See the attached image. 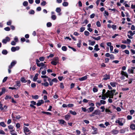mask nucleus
I'll return each instance as SVG.
<instances>
[{
    "mask_svg": "<svg viewBox=\"0 0 135 135\" xmlns=\"http://www.w3.org/2000/svg\"><path fill=\"white\" fill-rule=\"evenodd\" d=\"M100 103L101 104H104L106 103V102L104 100H101L100 101Z\"/></svg>",
    "mask_w": 135,
    "mask_h": 135,
    "instance_id": "38",
    "label": "nucleus"
},
{
    "mask_svg": "<svg viewBox=\"0 0 135 135\" xmlns=\"http://www.w3.org/2000/svg\"><path fill=\"white\" fill-rule=\"evenodd\" d=\"M108 94L110 96H113L114 95V94L113 93V92L112 91V90L109 91L108 90Z\"/></svg>",
    "mask_w": 135,
    "mask_h": 135,
    "instance_id": "22",
    "label": "nucleus"
},
{
    "mask_svg": "<svg viewBox=\"0 0 135 135\" xmlns=\"http://www.w3.org/2000/svg\"><path fill=\"white\" fill-rule=\"evenodd\" d=\"M58 13L59 15H60L61 14V9L60 7L57 8L55 10Z\"/></svg>",
    "mask_w": 135,
    "mask_h": 135,
    "instance_id": "7",
    "label": "nucleus"
},
{
    "mask_svg": "<svg viewBox=\"0 0 135 135\" xmlns=\"http://www.w3.org/2000/svg\"><path fill=\"white\" fill-rule=\"evenodd\" d=\"M37 66L39 67H41L40 68V69L43 68H45L46 67V65H45V64L44 63L42 62L39 63V64H37Z\"/></svg>",
    "mask_w": 135,
    "mask_h": 135,
    "instance_id": "1",
    "label": "nucleus"
},
{
    "mask_svg": "<svg viewBox=\"0 0 135 135\" xmlns=\"http://www.w3.org/2000/svg\"><path fill=\"white\" fill-rule=\"evenodd\" d=\"M0 126L3 127H6V125L4 122H2L0 123Z\"/></svg>",
    "mask_w": 135,
    "mask_h": 135,
    "instance_id": "18",
    "label": "nucleus"
},
{
    "mask_svg": "<svg viewBox=\"0 0 135 135\" xmlns=\"http://www.w3.org/2000/svg\"><path fill=\"white\" fill-rule=\"evenodd\" d=\"M16 49L15 47H12L11 48V51L13 52H15L16 51Z\"/></svg>",
    "mask_w": 135,
    "mask_h": 135,
    "instance_id": "51",
    "label": "nucleus"
},
{
    "mask_svg": "<svg viewBox=\"0 0 135 135\" xmlns=\"http://www.w3.org/2000/svg\"><path fill=\"white\" fill-rule=\"evenodd\" d=\"M112 28L114 30H116L117 28V26L115 25H113L112 26Z\"/></svg>",
    "mask_w": 135,
    "mask_h": 135,
    "instance_id": "58",
    "label": "nucleus"
},
{
    "mask_svg": "<svg viewBox=\"0 0 135 135\" xmlns=\"http://www.w3.org/2000/svg\"><path fill=\"white\" fill-rule=\"evenodd\" d=\"M116 83L111 82L110 83V84L113 87L116 86Z\"/></svg>",
    "mask_w": 135,
    "mask_h": 135,
    "instance_id": "28",
    "label": "nucleus"
},
{
    "mask_svg": "<svg viewBox=\"0 0 135 135\" xmlns=\"http://www.w3.org/2000/svg\"><path fill=\"white\" fill-rule=\"evenodd\" d=\"M8 127L9 129H12L13 128V126L11 125H9L8 126Z\"/></svg>",
    "mask_w": 135,
    "mask_h": 135,
    "instance_id": "61",
    "label": "nucleus"
},
{
    "mask_svg": "<svg viewBox=\"0 0 135 135\" xmlns=\"http://www.w3.org/2000/svg\"><path fill=\"white\" fill-rule=\"evenodd\" d=\"M120 47L122 49H124L126 48V46L125 45H121Z\"/></svg>",
    "mask_w": 135,
    "mask_h": 135,
    "instance_id": "53",
    "label": "nucleus"
},
{
    "mask_svg": "<svg viewBox=\"0 0 135 135\" xmlns=\"http://www.w3.org/2000/svg\"><path fill=\"white\" fill-rule=\"evenodd\" d=\"M104 43L102 42L100 44V46L102 47L104 49H105V47L104 46Z\"/></svg>",
    "mask_w": 135,
    "mask_h": 135,
    "instance_id": "49",
    "label": "nucleus"
},
{
    "mask_svg": "<svg viewBox=\"0 0 135 135\" xmlns=\"http://www.w3.org/2000/svg\"><path fill=\"white\" fill-rule=\"evenodd\" d=\"M93 90L94 93L98 91L97 89L95 88H93Z\"/></svg>",
    "mask_w": 135,
    "mask_h": 135,
    "instance_id": "59",
    "label": "nucleus"
},
{
    "mask_svg": "<svg viewBox=\"0 0 135 135\" xmlns=\"http://www.w3.org/2000/svg\"><path fill=\"white\" fill-rule=\"evenodd\" d=\"M126 129L123 128L120 130V133H124L126 131Z\"/></svg>",
    "mask_w": 135,
    "mask_h": 135,
    "instance_id": "31",
    "label": "nucleus"
},
{
    "mask_svg": "<svg viewBox=\"0 0 135 135\" xmlns=\"http://www.w3.org/2000/svg\"><path fill=\"white\" fill-rule=\"evenodd\" d=\"M84 35L86 36H88L89 34V33L87 31H85L84 32Z\"/></svg>",
    "mask_w": 135,
    "mask_h": 135,
    "instance_id": "42",
    "label": "nucleus"
},
{
    "mask_svg": "<svg viewBox=\"0 0 135 135\" xmlns=\"http://www.w3.org/2000/svg\"><path fill=\"white\" fill-rule=\"evenodd\" d=\"M92 129H93L94 131L93 132L92 134H96L97 133V129L96 128H95L93 126L91 127Z\"/></svg>",
    "mask_w": 135,
    "mask_h": 135,
    "instance_id": "9",
    "label": "nucleus"
},
{
    "mask_svg": "<svg viewBox=\"0 0 135 135\" xmlns=\"http://www.w3.org/2000/svg\"><path fill=\"white\" fill-rule=\"evenodd\" d=\"M109 57L110 59H114V56L112 54L110 55V56Z\"/></svg>",
    "mask_w": 135,
    "mask_h": 135,
    "instance_id": "56",
    "label": "nucleus"
},
{
    "mask_svg": "<svg viewBox=\"0 0 135 135\" xmlns=\"http://www.w3.org/2000/svg\"><path fill=\"white\" fill-rule=\"evenodd\" d=\"M62 5L64 7H66L68 6V3L66 2H64L62 4Z\"/></svg>",
    "mask_w": 135,
    "mask_h": 135,
    "instance_id": "26",
    "label": "nucleus"
},
{
    "mask_svg": "<svg viewBox=\"0 0 135 135\" xmlns=\"http://www.w3.org/2000/svg\"><path fill=\"white\" fill-rule=\"evenodd\" d=\"M128 33H129L130 34V35L131 36H132L133 35L132 32L131 31H128Z\"/></svg>",
    "mask_w": 135,
    "mask_h": 135,
    "instance_id": "60",
    "label": "nucleus"
},
{
    "mask_svg": "<svg viewBox=\"0 0 135 135\" xmlns=\"http://www.w3.org/2000/svg\"><path fill=\"white\" fill-rule=\"evenodd\" d=\"M81 40H79L78 41V43L77 44V45L78 47L80 48L81 47Z\"/></svg>",
    "mask_w": 135,
    "mask_h": 135,
    "instance_id": "19",
    "label": "nucleus"
},
{
    "mask_svg": "<svg viewBox=\"0 0 135 135\" xmlns=\"http://www.w3.org/2000/svg\"><path fill=\"white\" fill-rule=\"evenodd\" d=\"M41 77L42 78H47L48 81L49 82L50 85L52 86L53 85V83L51 82V80L50 78H48V76H41Z\"/></svg>",
    "mask_w": 135,
    "mask_h": 135,
    "instance_id": "8",
    "label": "nucleus"
},
{
    "mask_svg": "<svg viewBox=\"0 0 135 135\" xmlns=\"http://www.w3.org/2000/svg\"><path fill=\"white\" fill-rule=\"evenodd\" d=\"M111 133L114 135L118 133V131L117 130L113 129Z\"/></svg>",
    "mask_w": 135,
    "mask_h": 135,
    "instance_id": "13",
    "label": "nucleus"
},
{
    "mask_svg": "<svg viewBox=\"0 0 135 135\" xmlns=\"http://www.w3.org/2000/svg\"><path fill=\"white\" fill-rule=\"evenodd\" d=\"M56 16L55 15H52L51 16V19L54 20H55L56 18Z\"/></svg>",
    "mask_w": 135,
    "mask_h": 135,
    "instance_id": "30",
    "label": "nucleus"
},
{
    "mask_svg": "<svg viewBox=\"0 0 135 135\" xmlns=\"http://www.w3.org/2000/svg\"><path fill=\"white\" fill-rule=\"evenodd\" d=\"M7 78L8 77L7 76H6L5 77H4L3 80L2 82L4 83L7 80Z\"/></svg>",
    "mask_w": 135,
    "mask_h": 135,
    "instance_id": "57",
    "label": "nucleus"
},
{
    "mask_svg": "<svg viewBox=\"0 0 135 135\" xmlns=\"http://www.w3.org/2000/svg\"><path fill=\"white\" fill-rule=\"evenodd\" d=\"M58 63V62L53 60L51 62V64L54 65H56Z\"/></svg>",
    "mask_w": 135,
    "mask_h": 135,
    "instance_id": "36",
    "label": "nucleus"
},
{
    "mask_svg": "<svg viewBox=\"0 0 135 135\" xmlns=\"http://www.w3.org/2000/svg\"><path fill=\"white\" fill-rule=\"evenodd\" d=\"M32 98L35 99H37L38 98L39 96L38 95H32Z\"/></svg>",
    "mask_w": 135,
    "mask_h": 135,
    "instance_id": "24",
    "label": "nucleus"
},
{
    "mask_svg": "<svg viewBox=\"0 0 135 135\" xmlns=\"http://www.w3.org/2000/svg\"><path fill=\"white\" fill-rule=\"evenodd\" d=\"M16 86H18L19 87H20L21 85L20 82L19 81H16Z\"/></svg>",
    "mask_w": 135,
    "mask_h": 135,
    "instance_id": "40",
    "label": "nucleus"
},
{
    "mask_svg": "<svg viewBox=\"0 0 135 135\" xmlns=\"http://www.w3.org/2000/svg\"><path fill=\"white\" fill-rule=\"evenodd\" d=\"M57 79L56 78H55L52 79L51 80V82L53 83V82L57 83Z\"/></svg>",
    "mask_w": 135,
    "mask_h": 135,
    "instance_id": "44",
    "label": "nucleus"
},
{
    "mask_svg": "<svg viewBox=\"0 0 135 135\" xmlns=\"http://www.w3.org/2000/svg\"><path fill=\"white\" fill-rule=\"evenodd\" d=\"M96 25L98 27H100L101 26V24L99 21H98L96 23Z\"/></svg>",
    "mask_w": 135,
    "mask_h": 135,
    "instance_id": "48",
    "label": "nucleus"
},
{
    "mask_svg": "<svg viewBox=\"0 0 135 135\" xmlns=\"http://www.w3.org/2000/svg\"><path fill=\"white\" fill-rule=\"evenodd\" d=\"M8 53L7 51V50H2V53L3 55H6Z\"/></svg>",
    "mask_w": 135,
    "mask_h": 135,
    "instance_id": "29",
    "label": "nucleus"
},
{
    "mask_svg": "<svg viewBox=\"0 0 135 135\" xmlns=\"http://www.w3.org/2000/svg\"><path fill=\"white\" fill-rule=\"evenodd\" d=\"M10 40V38L8 37H6L5 38L3 39L2 40V42L4 44H6L7 42L9 41Z\"/></svg>",
    "mask_w": 135,
    "mask_h": 135,
    "instance_id": "3",
    "label": "nucleus"
},
{
    "mask_svg": "<svg viewBox=\"0 0 135 135\" xmlns=\"http://www.w3.org/2000/svg\"><path fill=\"white\" fill-rule=\"evenodd\" d=\"M110 108V107H109L108 109H106L105 110V112L107 113H112V112L110 111V110L109 109Z\"/></svg>",
    "mask_w": 135,
    "mask_h": 135,
    "instance_id": "20",
    "label": "nucleus"
},
{
    "mask_svg": "<svg viewBox=\"0 0 135 135\" xmlns=\"http://www.w3.org/2000/svg\"><path fill=\"white\" fill-rule=\"evenodd\" d=\"M91 37L93 39H94L95 40H100L101 38V37L100 36H99L97 37H92V36Z\"/></svg>",
    "mask_w": 135,
    "mask_h": 135,
    "instance_id": "16",
    "label": "nucleus"
},
{
    "mask_svg": "<svg viewBox=\"0 0 135 135\" xmlns=\"http://www.w3.org/2000/svg\"><path fill=\"white\" fill-rule=\"evenodd\" d=\"M101 105V104L100 103L98 102L96 103V106L98 108H99Z\"/></svg>",
    "mask_w": 135,
    "mask_h": 135,
    "instance_id": "50",
    "label": "nucleus"
},
{
    "mask_svg": "<svg viewBox=\"0 0 135 135\" xmlns=\"http://www.w3.org/2000/svg\"><path fill=\"white\" fill-rule=\"evenodd\" d=\"M130 128L132 130H135V125L133 124H131L130 126Z\"/></svg>",
    "mask_w": 135,
    "mask_h": 135,
    "instance_id": "21",
    "label": "nucleus"
},
{
    "mask_svg": "<svg viewBox=\"0 0 135 135\" xmlns=\"http://www.w3.org/2000/svg\"><path fill=\"white\" fill-rule=\"evenodd\" d=\"M4 30L6 31H9L10 30V28L9 27H7L4 28Z\"/></svg>",
    "mask_w": 135,
    "mask_h": 135,
    "instance_id": "54",
    "label": "nucleus"
},
{
    "mask_svg": "<svg viewBox=\"0 0 135 135\" xmlns=\"http://www.w3.org/2000/svg\"><path fill=\"white\" fill-rule=\"evenodd\" d=\"M88 22H88V20H85L83 22L81 23V24H83L84 23H85V25H84V26H85L86 24H88Z\"/></svg>",
    "mask_w": 135,
    "mask_h": 135,
    "instance_id": "32",
    "label": "nucleus"
},
{
    "mask_svg": "<svg viewBox=\"0 0 135 135\" xmlns=\"http://www.w3.org/2000/svg\"><path fill=\"white\" fill-rule=\"evenodd\" d=\"M62 50L64 51H66L67 50V48L66 46H64L62 47Z\"/></svg>",
    "mask_w": 135,
    "mask_h": 135,
    "instance_id": "35",
    "label": "nucleus"
},
{
    "mask_svg": "<svg viewBox=\"0 0 135 135\" xmlns=\"http://www.w3.org/2000/svg\"><path fill=\"white\" fill-rule=\"evenodd\" d=\"M45 59V57L43 56L40 57L39 58V60L41 61H44Z\"/></svg>",
    "mask_w": 135,
    "mask_h": 135,
    "instance_id": "41",
    "label": "nucleus"
},
{
    "mask_svg": "<svg viewBox=\"0 0 135 135\" xmlns=\"http://www.w3.org/2000/svg\"><path fill=\"white\" fill-rule=\"evenodd\" d=\"M46 25L47 27H50L52 26V24L51 22H48L47 23Z\"/></svg>",
    "mask_w": 135,
    "mask_h": 135,
    "instance_id": "39",
    "label": "nucleus"
},
{
    "mask_svg": "<svg viewBox=\"0 0 135 135\" xmlns=\"http://www.w3.org/2000/svg\"><path fill=\"white\" fill-rule=\"evenodd\" d=\"M60 87L61 88L63 89L64 88L63 83H60Z\"/></svg>",
    "mask_w": 135,
    "mask_h": 135,
    "instance_id": "43",
    "label": "nucleus"
},
{
    "mask_svg": "<svg viewBox=\"0 0 135 135\" xmlns=\"http://www.w3.org/2000/svg\"><path fill=\"white\" fill-rule=\"evenodd\" d=\"M69 112L71 114L73 115H75L77 114L76 113L75 111H73L72 110H70Z\"/></svg>",
    "mask_w": 135,
    "mask_h": 135,
    "instance_id": "25",
    "label": "nucleus"
},
{
    "mask_svg": "<svg viewBox=\"0 0 135 135\" xmlns=\"http://www.w3.org/2000/svg\"><path fill=\"white\" fill-rule=\"evenodd\" d=\"M16 42L14 41H12L11 44V45L13 46L15 45L16 44Z\"/></svg>",
    "mask_w": 135,
    "mask_h": 135,
    "instance_id": "64",
    "label": "nucleus"
},
{
    "mask_svg": "<svg viewBox=\"0 0 135 135\" xmlns=\"http://www.w3.org/2000/svg\"><path fill=\"white\" fill-rule=\"evenodd\" d=\"M30 131L28 127H23V132L25 133H26L27 132H28Z\"/></svg>",
    "mask_w": 135,
    "mask_h": 135,
    "instance_id": "12",
    "label": "nucleus"
},
{
    "mask_svg": "<svg viewBox=\"0 0 135 135\" xmlns=\"http://www.w3.org/2000/svg\"><path fill=\"white\" fill-rule=\"evenodd\" d=\"M81 110H82L84 112H88V110L87 109H86V108H84V107H82L81 108Z\"/></svg>",
    "mask_w": 135,
    "mask_h": 135,
    "instance_id": "34",
    "label": "nucleus"
},
{
    "mask_svg": "<svg viewBox=\"0 0 135 135\" xmlns=\"http://www.w3.org/2000/svg\"><path fill=\"white\" fill-rule=\"evenodd\" d=\"M110 52L114 53V52L112 51H113V46H110Z\"/></svg>",
    "mask_w": 135,
    "mask_h": 135,
    "instance_id": "46",
    "label": "nucleus"
},
{
    "mask_svg": "<svg viewBox=\"0 0 135 135\" xmlns=\"http://www.w3.org/2000/svg\"><path fill=\"white\" fill-rule=\"evenodd\" d=\"M122 74L123 75H124V76H128L127 74V73L126 72H125L123 71L122 73Z\"/></svg>",
    "mask_w": 135,
    "mask_h": 135,
    "instance_id": "62",
    "label": "nucleus"
},
{
    "mask_svg": "<svg viewBox=\"0 0 135 135\" xmlns=\"http://www.w3.org/2000/svg\"><path fill=\"white\" fill-rule=\"evenodd\" d=\"M23 5L24 6H27L28 5V2L27 1H25L23 3Z\"/></svg>",
    "mask_w": 135,
    "mask_h": 135,
    "instance_id": "37",
    "label": "nucleus"
},
{
    "mask_svg": "<svg viewBox=\"0 0 135 135\" xmlns=\"http://www.w3.org/2000/svg\"><path fill=\"white\" fill-rule=\"evenodd\" d=\"M95 108L94 107H90L88 109V112L90 113L93 112Z\"/></svg>",
    "mask_w": 135,
    "mask_h": 135,
    "instance_id": "11",
    "label": "nucleus"
},
{
    "mask_svg": "<svg viewBox=\"0 0 135 135\" xmlns=\"http://www.w3.org/2000/svg\"><path fill=\"white\" fill-rule=\"evenodd\" d=\"M128 72L129 73H133V70L132 69L129 68L128 69Z\"/></svg>",
    "mask_w": 135,
    "mask_h": 135,
    "instance_id": "27",
    "label": "nucleus"
},
{
    "mask_svg": "<svg viewBox=\"0 0 135 135\" xmlns=\"http://www.w3.org/2000/svg\"><path fill=\"white\" fill-rule=\"evenodd\" d=\"M0 134H4L5 133L3 130L0 129Z\"/></svg>",
    "mask_w": 135,
    "mask_h": 135,
    "instance_id": "63",
    "label": "nucleus"
},
{
    "mask_svg": "<svg viewBox=\"0 0 135 135\" xmlns=\"http://www.w3.org/2000/svg\"><path fill=\"white\" fill-rule=\"evenodd\" d=\"M65 119L66 121H68L71 117V115L70 114L68 113L67 114L65 115Z\"/></svg>",
    "mask_w": 135,
    "mask_h": 135,
    "instance_id": "6",
    "label": "nucleus"
},
{
    "mask_svg": "<svg viewBox=\"0 0 135 135\" xmlns=\"http://www.w3.org/2000/svg\"><path fill=\"white\" fill-rule=\"evenodd\" d=\"M98 44H96L94 46V50H95L96 51H98L100 50V49L98 48Z\"/></svg>",
    "mask_w": 135,
    "mask_h": 135,
    "instance_id": "15",
    "label": "nucleus"
},
{
    "mask_svg": "<svg viewBox=\"0 0 135 135\" xmlns=\"http://www.w3.org/2000/svg\"><path fill=\"white\" fill-rule=\"evenodd\" d=\"M87 78V76H83L81 78H79V80L80 81H82L86 80Z\"/></svg>",
    "mask_w": 135,
    "mask_h": 135,
    "instance_id": "14",
    "label": "nucleus"
},
{
    "mask_svg": "<svg viewBox=\"0 0 135 135\" xmlns=\"http://www.w3.org/2000/svg\"><path fill=\"white\" fill-rule=\"evenodd\" d=\"M5 100H7L8 99H11V96H9L8 95H7L4 98Z\"/></svg>",
    "mask_w": 135,
    "mask_h": 135,
    "instance_id": "45",
    "label": "nucleus"
},
{
    "mask_svg": "<svg viewBox=\"0 0 135 135\" xmlns=\"http://www.w3.org/2000/svg\"><path fill=\"white\" fill-rule=\"evenodd\" d=\"M42 113L46 114L47 115H51V114L50 113L48 112H45V111H42L41 112Z\"/></svg>",
    "mask_w": 135,
    "mask_h": 135,
    "instance_id": "33",
    "label": "nucleus"
},
{
    "mask_svg": "<svg viewBox=\"0 0 135 135\" xmlns=\"http://www.w3.org/2000/svg\"><path fill=\"white\" fill-rule=\"evenodd\" d=\"M94 113V114L95 115H99L100 114V111L99 109H97L95 110L93 112Z\"/></svg>",
    "mask_w": 135,
    "mask_h": 135,
    "instance_id": "10",
    "label": "nucleus"
},
{
    "mask_svg": "<svg viewBox=\"0 0 135 135\" xmlns=\"http://www.w3.org/2000/svg\"><path fill=\"white\" fill-rule=\"evenodd\" d=\"M23 83H26L27 82L25 78L24 77H22L21 78L20 80Z\"/></svg>",
    "mask_w": 135,
    "mask_h": 135,
    "instance_id": "17",
    "label": "nucleus"
},
{
    "mask_svg": "<svg viewBox=\"0 0 135 135\" xmlns=\"http://www.w3.org/2000/svg\"><path fill=\"white\" fill-rule=\"evenodd\" d=\"M16 61H13L11 63L10 65L9 66V68H12L16 64Z\"/></svg>",
    "mask_w": 135,
    "mask_h": 135,
    "instance_id": "5",
    "label": "nucleus"
},
{
    "mask_svg": "<svg viewBox=\"0 0 135 135\" xmlns=\"http://www.w3.org/2000/svg\"><path fill=\"white\" fill-rule=\"evenodd\" d=\"M46 2L45 1H43L42 2H41V5L42 6H44L46 4Z\"/></svg>",
    "mask_w": 135,
    "mask_h": 135,
    "instance_id": "47",
    "label": "nucleus"
},
{
    "mask_svg": "<svg viewBox=\"0 0 135 135\" xmlns=\"http://www.w3.org/2000/svg\"><path fill=\"white\" fill-rule=\"evenodd\" d=\"M53 61L56 62H59V59L58 57H54L53 59Z\"/></svg>",
    "mask_w": 135,
    "mask_h": 135,
    "instance_id": "23",
    "label": "nucleus"
},
{
    "mask_svg": "<svg viewBox=\"0 0 135 135\" xmlns=\"http://www.w3.org/2000/svg\"><path fill=\"white\" fill-rule=\"evenodd\" d=\"M58 121H59V124H61V125H63L65 126H67L66 122L63 119L58 120Z\"/></svg>",
    "mask_w": 135,
    "mask_h": 135,
    "instance_id": "2",
    "label": "nucleus"
},
{
    "mask_svg": "<svg viewBox=\"0 0 135 135\" xmlns=\"http://www.w3.org/2000/svg\"><path fill=\"white\" fill-rule=\"evenodd\" d=\"M12 21H11L10 20H9L7 22V25L10 26L11 24Z\"/></svg>",
    "mask_w": 135,
    "mask_h": 135,
    "instance_id": "52",
    "label": "nucleus"
},
{
    "mask_svg": "<svg viewBox=\"0 0 135 135\" xmlns=\"http://www.w3.org/2000/svg\"><path fill=\"white\" fill-rule=\"evenodd\" d=\"M44 103V101L42 100H38L37 103H36V105L37 106H40L42 104Z\"/></svg>",
    "mask_w": 135,
    "mask_h": 135,
    "instance_id": "4",
    "label": "nucleus"
},
{
    "mask_svg": "<svg viewBox=\"0 0 135 135\" xmlns=\"http://www.w3.org/2000/svg\"><path fill=\"white\" fill-rule=\"evenodd\" d=\"M85 28L84 27H81L80 28V32H83L85 30Z\"/></svg>",
    "mask_w": 135,
    "mask_h": 135,
    "instance_id": "55",
    "label": "nucleus"
}]
</instances>
